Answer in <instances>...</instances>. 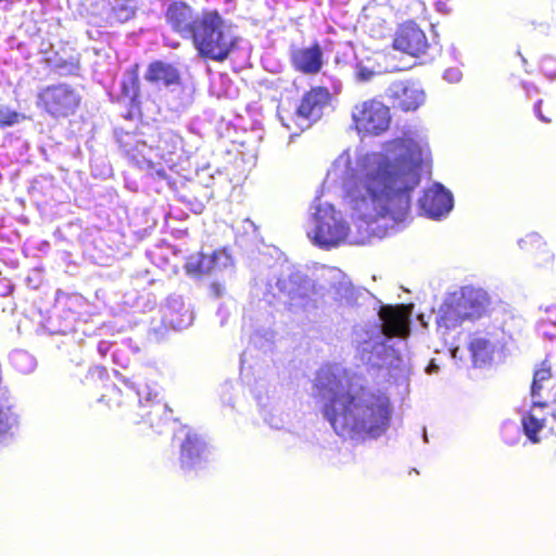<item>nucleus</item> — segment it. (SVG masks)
Returning a JSON list of instances; mask_svg holds the SVG:
<instances>
[{"label": "nucleus", "mask_w": 556, "mask_h": 556, "mask_svg": "<svg viewBox=\"0 0 556 556\" xmlns=\"http://www.w3.org/2000/svg\"><path fill=\"white\" fill-rule=\"evenodd\" d=\"M213 260V273L220 271L232 265L231 256L226 250L214 251Z\"/></svg>", "instance_id": "nucleus-29"}, {"label": "nucleus", "mask_w": 556, "mask_h": 556, "mask_svg": "<svg viewBox=\"0 0 556 556\" xmlns=\"http://www.w3.org/2000/svg\"><path fill=\"white\" fill-rule=\"evenodd\" d=\"M138 77L134 72H129L126 74L123 83H122V93L125 98L134 101L138 96Z\"/></svg>", "instance_id": "nucleus-26"}, {"label": "nucleus", "mask_w": 556, "mask_h": 556, "mask_svg": "<svg viewBox=\"0 0 556 556\" xmlns=\"http://www.w3.org/2000/svg\"><path fill=\"white\" fill-rule=\"evenodd\" d=\"M237 39L232 26L217 12H205L192 41L202 56L224 61L235 48Z\"/></svg>", "instance_id": "nucleus-4"}, {"label": "nucleus", "mask_w": 556, "mask_h": 556, "mask_svg": "<svg viewBox=\"0 0 556 556\" xmlns=\"http://www.w3.org/2000/svg\"><path fill=\"white\" fill-rule=\"evenodd\" d=\"M37 103L54 117H66L78 108L81 97L68 84L60 83L42 88L37 96Z\"/></svg>", "instance_id": "nucleus-5"}, {"label": "nucleus", "mask_w": 556, "mask_h": 556, "mask_svg": "<svg viewBox=\"0 0 556 556\" xmlns=\"http://www.w3.org/2000/svg\"><path fill=\"white\" fill-rule=\"evenodd\" d=\"M164 318L177 330L188 328L193 321V313L180 296H170L164 312Z\"/></svg>", "instance_id": "nucleus-14"}, {"label": "nucleus", "mask_w": 556, "mask_h": 556, "mask_svg": "<svg viewBox=\"0 0 556 556\" xmlns=\"http://www.w3.org/2000/svg\"><path fill=\"white\" fill-rule=\"evenodd\" d=\"M459 305L460 304L457 302L455 292L445 298L435 316V323L439 331H442L443 329H455L466 320L463 313L459 311Z\"/></svg>", "instance_id": "nucleus-15"}, {"label": "nucleus", "mask_w": 556, "mask_h": 556, "mask_svg": "<svg viewBox=\"0 0 556 556\" xmlns=\"http://www.w3.org/2000/svg\"><path fill=\"white\" fill-rule=\"evenodd\" d=\"M112 12L118 22H126L135 14L134 0H114Z\"/></svg>", "instance_id": "nucleus-23"}, {"label": "nucleus", "mask_w": 556, "mask_h": 556, "mask_svg": "<svg viewBox=\"0 0 556 556\" xmlns=\"http://www.w3.org/2000/svg\"><path fill=\"white\" fill-rule=\"evenodd\" d=\"M551 370L549 368H540L534 372L533 381L531 386V396L532 399H536L540 396V390L543 389V384L551 380Z\"/></svg>", "instance_id": "nucleus-27"}, {"label": "nucleus", "mask_w": 556, "mask_h": 556, "mask_svg": "<svg viewBox=\"0 0 556 556\" xmlns=\"http://www.w3.org/2000/svg\"><path fill=\"white\" fill-rule=\"evenodd\" d=\"M375 76V72L363 66L358 65L356 67V78L358 81H368Z\"/></svg>", "instance_id": "nucleus-32"}, {"label": "nucleus", "mask_w": 556, "mask_h": 556, "mask_svg": "<svg viewBox=\"0 0 556 556\" xmlns=\"http://www.w3.org/2000/svg\"><path fill=\"white\" fill-rule=\"evenodd\" d=\"M386 94L394 106L403 111H414L425 101L424 90L417 84L410 81L399 80L392 83Z\"/></svg>", "instance_id": "nucleus-10"}, {"label": "nucleus", "mask_w": 556, "mask_h": 556, "mask_svg": "<svg viewBox=\"0 0 556 556\" xmlns=\"http://www.w3.org/2000/svg\"><path fill=\"white\" fill-rule=\"evenodd\" d=\"M443 77L448 83H458L462 79V72L458 68H448Z\"/></svg>", "instance_id": "nucleus-33"}, {"label": "nucleus", "mask_w": 556, "mask_h": 556, "mask_svg": "<svg viewBox=\"0 0 556 556\" xmlns=\"http://www.w3.org/2000/svg\"><path fill=\"white\" fill-rule=\"evenodd\" d=\"M146 79L157 86L169 87L179 84V73L170 64L164 62L152 63L147 73Z\"/></svg>", "instance_id": "nucleus-18"}, {"label": "nucleus", "mask_w": 556, "mask_h": 556, "mask_svg": "<svg viewBox=\"0 0 556 556\" xmlns=\"http://www.w3.org/2000/svg\"><path fill=\"white\" fill-rule=\"evenodd\" d=\"M412 308L408 305H384L379 311L380 325L355 329L354 343L359 361L374 369H387L392 377L404 372L407 362L402 352L410 332Z\"/></svg>", "instance_id": "nucleus-3"}, {"label": "nucleus", "mask_w": 556, "mask_h": 556, "mask_svg": "<svg viewBox=\"0 0 556 556\" xmlns=\"http://www.w3.org/2000/svg\"><path fill=\"white\" fill-rule=\"evenodd\" d=\"M459 311L466 320H475L480 318L488 307V295L481 289L465 287L455 292Z\"/></svg>", "instance_id": "nucleus-12"}, {"label": "nucleus", "mask_w": 556, "mask_h": 556, "mask_svg": "<svg viewBox=\"0 0 556 556\" xmlns=\"http://www.w3.org/2000/svg\"><path fill=\"white\" fill-rule=\"evenodd\" d=\"M54 67L60 75H73L77 73L79 64L76 59L72 58L68 61H59Z\"/></svg>", "instance_id": "nucleus-30"}, {"label": "nucleus", "mask_w": 556, "mask_h": 556, "mask_svg": "<svg viewBox=\"0 0 556 556\" xmlns=\"http://www.w3.org/2000/svg\"><path fill=\"white\" fill-rule=\"evenodd\" d=\"M146 149H147L146 144H144V143H142V144H141V149H139V150H138V152L142 155V157H143V159H147V157H148V156H147V154H146V152H144V150H146Z\"/></svg>", "instance_id": "nucleus-39"}, {"label": "nucleus", "mask_w": 556, "mask_h": 556, "mask_svg": "<svg viewBox=\"0 0 556 556\" xmlns=\"http://www.w3.org/2000/svg\"><path fill=\"white\" fill-rule=\"evenodd\" d=\"M458 350H459V349H458V346H453V348H451V349H450L451 356H452L453 358H456V357H457Z\"/></svg>", "instance_id": "nucleus-38"}, {"label": "nucleus", "mask_w": 556, "mask_h": 556, "mask_svg": "<svg viewBox=\"0 0 556 556\" xmlns=\"http://www.w3.org/2000/svg\"><path fill=\"white\" fill-rule=\"evenodd\" d=\"M352 119L358 132L377 136L389 128L391 116L387 105L371 99L363 101L353 108Z\"/></svg>", "instance_id": "nucleus-6"}, {"label": "nucleus", "mask_w": 556, "mask_h": 556, "mask_svg": "<svg viewBox=\"0 0 556 556\" xmlns=\"http://www.w3.org/2000/svg\"><path fill=\"white\" fill-rule=\"evenodd\" d=\"M25 118L24 115L11 110L5 105H0V126H13Z\"/></svg>", "instance_id": "nucleus-28"}, {"label": "nucleus", "mask_w": 556, "mask_h": 556, "mask_svg": "<svg viewBox=\"0 0 556 556\" xmlns=\"http://www.w3.org/2000/svg\"><path fill=\"white\" fill-rule=\"evenodd\" d=\"M329 97L330 94L326 88H313L302 98V101L296 111L298 118L306 122L319 119L324 108L329 102ZM308 126L309 123H307L304 127Z\"/></svg>", "instance_id": "nucleus-13"}, {"label": "nucleus", "mask_w": 556, "mask_h": 556, "mask_svg": "<svg viewBox=\"0 0 556 556\" xmlns=\"http://www.w3.org/2000/svg\"><path fill=\"white\" fill-rule=\"evenodd\" d=\"M137 395L139 397V402L141 403L142 399L144 397L147 402L151 401L152 397L157 396V390L154 387H151L149 384H144L143 388H140L137 390Z\"/></svg>", "instance_id": "nucleus-31"}, {"label": "nucleus", "mask_w": 556, "mask_h": 556, "mask_svg": "<svg viewBox=\"0 0 556 556\" xmlns=\"http://www.w3.org/2000/svg\"><path fill=\"white\" fill-rule=\"evenodd\" d=\"M428 159L422 141L402 138L389 142L387 154L365 153L353 164L350 150L333 162L328 177L341 180L345 201L355 218L352 233L340 211L331 203L316 200L311 206L306 235L317 247L330 250L345 241L366 244L371 237H383L404 222L410 207V194L420 181V169Z\"/></svg>", "instance_id": "nucleus-1"}, {"label": "nucleus", "mask_w": 556, "mask_h": 556, "mask_svg": "<svg viewBox=\"0 0 556 556\" xmlns=\"http://www.w3.org/2000/svg\"><path fill=\"white\" fill-rule=\"evenodd\" d=\"M469 349L476 364H485L493 359L496 344L489 338L477 337L471 340Z\"/></svg>", "instance_id": "nucleus-19"}, {"label": "nucleus", "mask_w": 556, "mask_h": 556, "mask_svg": "<svg viewBox=\"0 0 556 556\" xmlns=\"http://www.w3.org/2000/svg\"><path fill=\"white\" fill-rule=\"evenodd\" d=\"M439 371V366L437 365L434 359H431L428 366L426 367V372L428 375H433Z\"/></svg>", "instance_id": "nucleus-36"}, {"label": "nucleus", "mask_w": 556, "mask_h": 556, "mask_svg": "<svg viewBox=\"0 0 556 556\" xmlns=\"http://www.w3.org/2000/svg\"><path fill=\"white\" fill-rule=\"evenodd\" d=\"M543 419H539L533 414H529L522 418L525 434L534 443L539 442L536 434L543 428Z\"/></svg>", "instance_id": "nucleus-25"}, {"label": "nucleus", "mask_w": 556, "mask_h": 556, "mask_svg": "<svg viewBox=\"0 0 556 556\" xmlns=\"http://www.w3.org/2000/svg\"><path fill=\"white\" fill-rule=\"evenodd\" d=\"M213 253L204 254L197 253L187 260L186 270L189 274L193 275H203V274H212L213 273Z\"/></svg>", "instance_id": "nucleus-21"}, {"label": "nucleus", "mask_w": 556, "mask_h": 556, "mask_svg": "<svg viewBox=\"0 0 556 556\" xmlns=\"http://www.w3.org/2000/svg\"><path fill=\"white\" fill-rule=\"evenodd\" d=\"M202 15L203 13L193 11L184 2H175L168 7L166 20L174 31L182 38L193 40L202 23Z\"/></svg>", "instance_id": "nucleus-8"}, {"label": "nucleus", "mask_w": 556, "mask_h": 556, "mask_svg": "<svg viewBox=\"0 0 556 556\" xmlns=\"http://www.w3.org/2000/svg\"><path fill=\"white\" fill-rule=\"evenodd\" d=\"M424 439H425V441H427V433L426 432L424 433Z\"/></svg>", "instance_id": "nucleus-45"}, {"label": "nucleus", "mask_w": 556, "mask_h": 556, "mask_svg": "<svg viewBox=\"0 0 556 556\" xmlns=\"http://www.w3.org/2000/svg\"><path fill=\"white\" fill-rule=\"evenodd\" d=\"M211 289V294L214 296V298H220L223 296L224 292H225V288L223 285L218 283V282H213L210 287Z\"/></svg>", "instance_id": "nucleus-34"}, {"label": "nucleus", "mask_w": 556, "mask_h": 556, "mask_svg": "<svg viewBox=\"0 0 556 556\" xmlns=\"http://www.w3.org/2000/svg\"><path fill=\"white\" fill-rule=\"evenodd\" d=\"M526 242V240H520L519 245L522 248V243Z\"/></svg>", "instance_id": "nucleus-44"}, {"label": "nucleus", "mask_w": 556, "mask_h": 556, "mask_svg": "<svg viewBox=\"0 0 556 556\" xmlns=\"http://www.w3.org/2000/svg\"><path fill=\"white\" fill-rule=\"evenodd\" d=\"M180 448V462L184 469L194 468L203 458L204 443L195 433L186 431Z\"/></svg>", "instance_id": "nucleus-17"}, {"label": "nucleus", "mask_w": 556, "mask_h": 556, "mask_svg": "<svg viewBox=\"0 0 556 556\" xmlns=\"http://www.w3.org/2000/svg\"><path fill=\"white\" fill-rule=\"evenodd\" d=\"M533 405H534V406H539V407H544V406H545V403L540 402V401H533Z\"/></svg>", "instance_id": "nucleus-42"}, {"label": "nucleus", "mask_w": 556, "mask_h": 556, "mask_svg": "<svg viewBox=\"0 0 556 556\" xmlns=\"http://www.w3.org/2000/svg\"><path fill=\"white\" fill-rule=\"evenodd\" d=\"M280 291L288 296L287 303L291 311H311L316 307L315 283L300 273H293L288 279L278 281Z\"/></svg>", "instance_id": "nucleus-7"}, {"label": "nucleus", "mask_w": 556, "mask_h": 556, "mask_svg": "<svg viewBox=\"0 0 556 556\" xmlns=\"http://www.w3.org/2000/svg\"><path fill=\"white\" fill-rule=\"evenodd\" d=\"M315 386L324 400V415L338 435L352 440L376 439L389 428V399L363 388L340 367L321 368Z\"/></svg>", "instance_id": "nucleus-2"}, {"label": "nucleus", "mask_w": 556, "mask_h": 556, "mask_svg": "<svg viewBox=\"0 0 556 556\" xmlns=\"http://www.w3.org/2000/svg\"><path fill=\"white\" fill-rule=\"evenodd\" d=\"M264 420L269 427L279 430L289 426L290 416L280 407H271L268 412H266Z\"/></svg>", "instance_id": "nucleus-22"}, {"label": "nucleus", "mask_w": 556, "mask_h": 556, "mask_svg": "<svg viewBox=\"0 0 556 556\" xmlns=\"http://www.w3.org/2000/svg\"><path fill=\"white\" fill-rule=\"evenodd\" d=\"M393 48L412 56L426 52L428 41L425 33L413 22L402 24L394 36Z\"/></svg>", "instance_id": "nucleus-9"}, {"label": "nucleus", "mask_w": 556, "mask_h": 556, "mask_svg": "<svg viewBox=\"0 0 556 556\" xmlns=\"http://www.w3.org/2000/svg\"><path fill=\"white\" fill-rule=\"evenodd\" d=\"M528 240H530L531 242H536L539 241V237L536 235H530L528 237Z\"/></svg>", "instance_id": "nucleus-40"}, {"label": "nucleus", "mask_w": 556, "mask_h": 556, "mask_svg": "<svg viewBox=\"0 0 556 556\" xmlns=\"http://www.w3.org/2000/svg\"><path fill=\"white\" fill-rule=\"evenodd\" d=\"M540 104L541 102H539L536 105H535V112H536V115L544 122H549L547 118H545L541 112H540Z\"/></svg>", "instance_id": "nucleus-37"}, {"label": "nucleus", "mask_w": 556, "mask_h": 556, "mask_svg": "<svg viewBox=\"0 0 556 556\" xmlns=\"http://www.w3.org/2000/svg\"><path fill=\"white\" fill-rule=\"evenodd\" d=\"M419 207L431 218L445 216L453 207V197L442 185L433 184L419 199Z\"/></svg>", "instance_id": "nucleus-11"}, {"label": "nucleus", "mask_w": 556, "mask_h": 556, "mask_svg": "<svg viewBox=\"0 0 556 556\" xmlns=\"http://www.w3.org/2000/svg\"><path fill=\"white\" fill-rule=\"evenodd\" d=\"M166 408H167V407H166L165 405H160V404H157V405L155 406V409H156L157 412H165V410H166Z\"/></svg>", "instance_id": "nucleus-41"}, {"label": "nucleus", "mask_w": 556, "mask_h": 556, "mask_svg": "<svg viewBox=\"0 0 556 556\" xmlns=\"http://www.w3.org/2000/svg\"><path fill=\"white\" fill-rule=\"evenodd\" d=\"M332 280L334 299L341 304H352L355 300V290L349 279L341 271H333Z\"/></svg>", "instance_id": "nucleus-20"}, {"label": "nucleus", "mask_w": 556, "mask_h": 556, "mask_svg": "<svg viewBox=\"0 0 556 556\" xmlns=\"http://www.w3.org/2000/svg\"><path fill=\"white\" fill-rule=\"evenodd\" d=\"M13 361L15 363L20 362V361H25V362H28L30 365L33 363V359L29 355H27L26 353H23V352H16L14 355H13Z\"/></svg>", "instance_id": "nucleus-35"}, {"label": "nucleus", "mask_w": 556, "mask_h": 556, "mask_svg": "<svg viewBox=\"0 0 556 556\" xmlns=\"http://www.w3.org/2000/svg\"><path fill=\"white\" fill-rule=\"evenodd\" d=\"M419 320H420V323H421L424 326H427V324H426V321H425V319H424V315H422V314H421V315H419Z\"/></svg>", "instance_id": "nucleus-43"}, {"label": "nucleus", "mask_w": 556, "mask_h": 556, "mask_svg": "<svg viewBox=\"0 0 556 556\" xmlns=\"http://www.w3.org/2000/svg\"><path fill=\"white\" fill-rule=\"evenodd\" d=\"M18 424L15 413L10 407L0 408V440L11 432Z\"/></svg>", "instance_id": "nucleus-24"}, {"label": "nucleus", "mask_w": 556, "mask_h": 556, "mask_svg": "<svg viewBox=\"0 0 556 556\" xmlns=\"http://www.w3.org/2000/svg\"><path fill=\"white\" fill-rule=\"evenodd\" d=\"M323 53L318 45L294 50L292 62L295 68L305 74H316L323 65Z\"/></svg>", "instance_id": "nucleus-16"}]
</instances>
